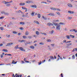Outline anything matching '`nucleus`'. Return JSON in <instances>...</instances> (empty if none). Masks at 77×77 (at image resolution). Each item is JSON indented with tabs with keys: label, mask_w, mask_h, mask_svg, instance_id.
<instances>
[{
	"label": "nucleus",
	"mask_w": 77,
	"mask_h": 77,
	"mask_svg": "<svg viewBox=\"0 0 77 77\" xmlns=\"http://www.w3.org/2000/svg\"><path fill=\"white\" fill-rule=\"evenodd\" d=\"M6 2V4H8V3H9L10 2Z\"/></svg>",
	"instance_id": "55"
},
{
	"label": "nucleus",
	"mask_w": 77,
	"mask_h": 77,
	"mask_svg": "<svg viewBox=\"0 0 77 77\" xmlns=\"http://www.w3.org/2000/svg\"><path fill=\"white\" fill-rule=\"evenodd\" d=\"M50 15L51 16H54V14L53 13H50Z\"/></svg>",
	"instance_id": "15"
},
{
	"label": "nucleus",
	"mask_w": 77,
	"mask_h": 77,
	"mask_svg": "<svg viewBox=\"0 0 77 77\" xmlns=\"http://www.w3.org/2000/svg\"><path fill=\"white\" fill-rule=\"evenodd\" d=\"M57 10V11H60V9L59 8H56V10Z\"/></svg>",
	"instance_id": "37"
},
{
	"label": "nucleus",
	"mask_w": 77,
	"mask_h": 77,
	"mask_svg": "<svg viewBox=\"0 0 77 77\" xmlns=\"http://www.w3.org/2000/svg\"><path fill=\"white\" fill-rule=\"evenodd\" d=\"M26 3H28V4L33 3V2L32 1H28L26 2Z\"/></svg>",
	"instance_id": "5"
},
{
	"label": "nucleus",
	"mask_w": 77,
	"mask_h": 77,
	"mask_svg": "<svg viewBox=\"0 0 77 77\" xmlns=\"http://www.w3.org/2000/svg\"><path fill=\"white\" fill-rule=\"evenodd\" d=\"M14 63H15V61H14V60H13L12 61V64H14Z\"/></svg>",
	"instance_id": "43"
},
{
	"label": "nucleus",
	"mask_w": 77,
	"mask_h": 77,
	"mask_svg": "<svg viewBox=\"0 0 77 77\" xmlns=\"http://www.w3.org/2000/svg\"><path fill=\"white\" fill-rule=\"evenodd\" d=\"M28 38H29V39H31L32 38V36H29L28 37Z\"/></svg>",
	"instance_id": "47"
},
{
	"label": "nucleus",
	"mask_w": 77,
	"mask_h": 77,
	"mask_svg": "<svg viewBox=\"0 0 77 77\" xmlns=\"http://www.w3.org/2000/svg\"><path fill=\"white\" fill-rule=\"evenodd\" d=\"M38 64L39 65H41V61H40V62H39L38 63Z\"/></svg>",
	"instance_id": "48"
},
{
	"label": "nucleus",
	"mask_w": 77,
	"mask_h": 77,
	"mask_svg": "<svg viewBox=\"0 0 77 77\" xmlns=\"http://www.w3.org/2000/svg\"><path fill=\"white\" fill-rule=\"evenodd\" d=\"M56 13L58 15H60V13H59V12H56Z\"/></svg>",
	"instance_id": "35"
},
{
	"label": "nucleus",
	"mask_w": 77,
	"mask_h": 77,
	"mask_svg": "<svg viewBox=\"0 0 77 77\" xmlns=\"http://www.w3.org/2000/svg\"><path fill=\"white\" fill-rule=\"evenodd\" d=\"M59 21V20H54V21H55V22H58V21Z\"/></svg>",
	"instance_id": "52"
},
{
	"label": "nucleus",
	"mask_w": 77,
	"mask_h": 77,
	"mask_svg": "<svg viewBox=\"0 0 77 77\" xmlns=\"http://www.w3.org/2000/svg\"><path fill=\"white\" fill-rule=\"evenodd\" d=\"M70 36L71 37V38H74V35H70Z\"/></svg>",
	"instance_id": "30"
},
{
	"label": "nucleus",
	"mask_w": 77,
	"mask_h": 77,
	"mask_svg": "<svg viewBox=\"0 0 77 77\" xmlns=\"http://www.w3.org/2000/svg\"><path fill=\"white\" fill-rule=\"evenodd\" d=\"M59 24H61V25H65V23L62 22H60L59 23Z\"/></svg>",
	"instance_id": "13"
},
{
	"label": "nucleus",
	"mask_w": 77,
	"mask_h": 77,
	"mask_svg": "<svg viewBox=\"0 0 77 77\" xmlns=\"http://www.w3.org/2000/svg\"><path fill=\"white\" fill-rule=\"evenodd\" d=\"M30 48H32V50H33V49H34L35 48V47L33 46H30Z\"/></svg>",
	"instance_id": "22"
},
{
	"label": "nucleus",
	"mask_w": 77,
	"mask_h": 77,
	"mask_svg": "<svg viewBox=\"0 0 77 77\" xmlns=\"http://www.w3.org/2000/svg\"><path fill=\"white\" fill-rule=\"evenodd\" d=\"M53 24L55 26H56V29L57 30H60V24H58L57 23H53Z\"/></svg>",
	"instance_id": "1"
},
{
	"label": "nucleus",
	"mask_w": 77,
	"mask_h": 77,
	"mask_svg": "<svg viewBox=\"0 0 77 77\" xmlns=\"http://www.w3.org/2000/svg\"><path fill=\"white\" fill-rule=\"evenodd\" d=\"M36 34L37 35H39V32L38 31H36Z\"/></svg>",
	"instance_id": "27"
},
{
	"label": "nucleus",
	"mask_w": 77,
	"mask_h": 77,
	"mask_svg": "<svg viewBox=\"0 0 77 77\" xmlns=\"http://www.w3.org/2000/svg\"><path fill=\"white\" fill-rule=\"evenodd\" d=\"M31 43L30 42H27V43H26V44H30Z\"/></svg>",
	"instance_id": "59"
},
{
	"label": "nucleus",
	"mask_w": 77,
	"mask_h": 77,
	"mask_svg": "<svg viewBox=\"0 0 77 77\" xmlns=\"http://www.w3.org/2000/svg\"><path fill=\"white\" fill-rule=\"evenodd\" d=\"M67 5L69 7H72V5L71 4H68Z\"/></svg>",
	"instance_id": "10"
},
{
	"label": "nucleus",
	"mask_w": 77,
	"mask_h": 77,
	"mask_svg": "<svg viewBox=\"0 0 77 77\" xmlns=\"http://www.w3.org/2000/svg\"><path fill=\"white\" fill-rule=\"evenodd\" d=\"M38 18H40L41 17V15L39 14H38Z\"/></svg>",
	"instance_id": "28"
},
{
	"label": "nucleus",
	"mask_w": 77,
	"mask_h": 77,
	"mask_svg": "<svg viewBox=\"0 0 77 77\" xmlns=\"http://www.w3.org/2000/svg\"><path fill=\"white\" fill-rule=\"evenodd\" d=\"M72 59H75V55H73L72 56Z\"/></svg>",
	"instance_id": "33"
},
{
	"label": "nucleus",
	"mask_w": 77,
	"mask_h": 77,
	"mask_svg": "<svg viewBox=\"0 0 77 77\" xmlns=\"http://www.w3.org/2000/svg\"><path fill=\"white\" fill-rule=\"evenodd\" d=\"M34 22L35 23H36V24H39V22L36 20L34 21Z\"/></svg>",
	"instance_id": "11"
},
{
	"label": "nucleus",
	"mask_w": 77,
	"mask_h": 77,
	"mask_svg": "<svg viewBox=\"0 0 77 77\" xmlns=\"http://www.w3.org/2000/svg\"><path fill=\"white\" fill-rule=\"evenodd\" d=\"M19 42H24L25 44L26 45H26V43H27V42L24 40H19L18 41Z\"/></svg>",
	"instance_id": "2"
},
{
	"label": "nucleus",
	"mask_w": 77,
	"mask_h": 77,
	"mask_svg": "<svg viewBox=\"0 0 77 77\" xmlns=\"http://www.w3.org/2000/svg\"><path fill=\"white\" fill-rule=\"evenodd\" d=\"M42 18L44 19V20H47V18L44 17L43 16H42Z\"/></svg>",
	"instance_id": "23"
},
{
	"label": "nucleus",
	"mask_w": 77,
	"mask_h": 77,
	"mask_svg": "<svg viewBox=\"0 0 77 77\" xmlns=\"http://www.w3.org/2000/svg\"><path fill=\"white\" fill-rule=\"evenodd\" d=\"M72 45V43H68V44H67V45L68 46H69V45Z\"/></svg>",
	"instance_id": "32"
},
{
	"label": "nucleus",
	"mask_w": 77,
	"mask_h": 77,
	"mask_svg": "<svg viewBox=\"0 0 77 77\" xmlns=\"http://www.w3.org/2000/svg\"><path fill=\"white\" fill-rule=\"evenodd\" d=\"M68 18L69 19V20H71V18H72V17H68Z\"/></svg>",
	"instance_id": "46"
},
{
	"label": "nucleus",
	"mask_w": 77,
	"mask_h": 77,
	"mask_svg": "<svg viewBox=\"0 0 77 77\" xmlns=\"http://www.w3.org/2000/svg\"><path fill=\"white\" fill-rule=\"evenodd\" d=\"M51 24H52V23H49L47 24V25L48 26H50Z\"/></svg>",
	"instance_id": "19"
},
{
	"label": "nucleus",
	"mask_w": 77,
	"mask_h": 77,
	"mask_svg": "<svg viewBox=\"0 0 77 77\" xmlns=\"http://www.w3.org/2000/svg\"><path fill=\"white\" fill-rule=\"evenodd\" d=\"M6 6H7V7H9V6H11V4H7L6 5Z\"/></svg>",
	"instance_id": "36"
},
{
	"label": "nucleus",
	"mask_w": 77,
	"mask_h": 77,
	"mask_svg": "<svg viewBox=\"0 0 77 77\" xmlns=\"http://www.w3.org/2000/svg\"><path fill=\"white\" fill-rule=\"evenodd\" d=\"M16 77H20V75H17Z\"/></svg>",
	"instance_id": "64"
},
{
	"label": "nucleus",
	"mask_w": 77,
	"mask_h": 77,
	"mask_svg": "<svg viewBox=\"0 0 77 77\" xmlns=\"http://www.w3.org/2000/svg\"><path fill=\"white\" fill-rule=\"evenodd\" d=\"M31 8H36V5H31Z\"/></svg>",
	"instance_id": "7"
},
{
	"label": "nucleus",
	"mask_w": 77,
	"mask_h": 77,
	"mask_svg": "<svg viewBox=\"0 0 77 77\" xmlns=\"http://www.w3.org/2000/svg\"><path fill=\"white\" fill-rule=\"evenodd\" d=\"M13 33H14V34H17L18 33V32L15 31H14L13 32Z\"/></svg>",
	"instance_id": "17"
},
{
	"label": "nucleus",
	"mask_w": 77,
	"mask_h": 77,
	"mask_svg": "<svg viewBox=\"0 0 77 77\" xmlns=\"http://www.w3.org/2000/svg\"><path fill=\"white\" fill-rule=\"evenodd\" d=\"M45 62V60H43L42 61V63H44V62Z\"/></svg>",
	"instance_id": "51"
},
{
	"label": "nucleus",
	"mask_w": 77,
	"mask_h": 77,
	"mask_svg": "<svg viewBox=\"0 0 77 77\" xmlns=\"http://www.w3.org/2000/svg\"><path fill=\"white\" fill-rule=\"evenodd\" d=\"M34 14H35L34 12H32L31 13V16H32V17H33V16H34Z\"/></svg>",
	"instance_id": "25"
},
{
	"label": "nucleus",
	"mask_w": 77,
	"mask_h": 77,
	"mask_svg": "<svg viewBox=\"0 0 77 77\" xmlns=\"http://www.w3.org/2000/svg\"><path fill=\"white\" fill-rule=\"evenodd\" d=\"M42 34H43V35H45V36L46 35H47V33H42Z\"/></svg>",
	"instance_id": "38"
},
{
	"label": "nucleus",
	"mask_w": 77,
	"mask_h": 77,
	"mask_svg": "<svg viewBox=\"0 0 77 77\" xmlns=\"http://www.w3.org/2000/svg\"><path fill=\"white\" fill-rule=\"evenodd\" d=\"M74 29H71V30H69V31L70 32H74Z\"/></svg>",
	"instance_id": "49"
},
{
	"label": "nucleus",
	"mask_w": 77,
	"mask_h": 77,
	"mask_svg": "<svg viewBox=\"0 0 77 77\" xmlns=\"http://www.w3.org/2000/svg\"><path fill=\"white\" fill-rule=\"evenodd\" d=\"M50 9L51 10H53V11H56V8H54L53 7H52L50 8Z\"/></svg>",
	"instance_id": "8"
},
{
	"label": "nucleus",
	"mask_w": 77,
	"mask_h": 77,
	"mask_svg": "<svg viewBox=\"0 0 77 77\" xmlns=\"http://www.w3.org/2000/svg\"><path fill=\"white\" fill-rule=\"evenodd\" d=\"M5 18L4 17H0V19H3V18Z\"/></svg>",
	"instance_id": "44"
},
{
	"label": "nucleus",
	"mask_w": 77,
	"mask_h": 77,
	"mask_svg": "<svg viewBox=\"0 0 77 77\" xmlns=\"http://www.w3.org/2000/svg\"><path fill=\"white\" fill-rule=\"evenodd\" d=\"M6 65H11V64L10 63L6 64Z\"/></svg>",
	"instance_id": "56"
},
{
	"label": "nucleus",
	"mask_w": 77,
	"mask_h": 77,
	"mask_svg": "<svg viewBox=\"0 0 77 77\" xmlns=\"http://www.w3.org/2000/svg\"><path fill=\"white\" fill-rule=\"evenodd\" d=\"M19 29H20V30H23V29H24V28H23V27H20L19 28Z\"/></svg>",
	"instance_id": "41"
},
{
	"label": "nucleus",
	"mask_w": 77,
	"mask_h": 77,
	"mask_svg": "<svg viewBox=\"0 0 77 77\" xmlns=\"http://www.w3.org/2000/svg\"><path fill=\"white\" fill-rule=\"evenodd\" d=\"M47 42H51V40L50 39H48L46 40Z\"/></svg>",
	"instance_id": "24"
},
{
	"label": "nucleus",
	"mask_w": 77,
	"mask_h": 77,
	"mask_svg": "<svg viewBox=\"0 0 77 77\" xmlns=\"http://www.w3.org/2000/svg\"><path fill=\"white\" fill-rule=\"evenodd\" d=\"M14 77H15L17 76L16 75H14V74H13L12 77H14Z\"/></svg>",
	"instance_id": "58"
},
{
	"label": "nucleus",
	"mask_w": 77,
	"mask_h": 77,
	"mask_svg": "<svg viewBox=\"0 0 77 77\" xmlns=\"http://www.w3.org/2000/svg\"><path fill=\"white\" fill-rule=\"evenodd\" d=\"M68 13L69 14H74V11H68Z\"/></svg>",
	"instance_id": "9"
},
{
	"label": "nucleus",
	"mask_w": 77,
	"mask_h": 77,
	"mask_svg": "<svg viewBox=\"0 0 77 77\" xmlns=\"http://www.w3.org/2000/svg\"><path fill=\"white\" fill-rule=\"evenodd\" d=\"M63 43H64V42H66V40H63Z\"/></svg>",
	"instance_id": "62"
},
{
	"label": "nucleus",
	"mask_w": 77,
	"mask_h": 77,
	"mask_svg": "<svg viewBox=\"0 0 77 77\" xmlns=\"http://www.w3.org/2000/svg\"><path fill=\"white\" fill-rule=\"evenodd\" d=\"M22 37H23V38H24V39L27 38V37H26V36H23Z\"/></svg>",
	"instance_id": "31"
},
{
	"label": "nucleus",
	"mask_w": 77,
	"mask_h": 77,
	"mask_svg": "<svg viewBox=\"0 0 77 77\" xmlns=\"http://www.w3.org/2000/svg\"><path fill=\"white\" fill-rule=\"evenodd\" d=\"M14 44L13 42H10V43H8L7 44V45H6V46L7 47V46H9L10 45H12Z\"/></svg>",
	"instance_id": "4"
},
{
	"label": "nucleus",
	"mask_w": 77,
	"mask_h": 77,
	"mask_svg": "<svg viewBox=\"0 0 77 77\" xmlns=\"http://www.w3.org/2000/svg\"><path fill=\"white\" fill-rule=\"evenodd\" d=\"M18 49L19 50H21V51H25V50H24V49L22 47H19Z\"/></svg>",
	"instance_id": "6"
},
{
	"label": "nucleus",
	"mask_w": 77,
	"mask_h": 77,
	"mask_svg": "<svg viewBox=\"0 0 77 77\" xmlns=\"http://www.w3.org/2000/svg\"><path fill=\"white\" fill-rule=\"evenodd\" d=\"M74 30H73V32H75V33H77V30H75L74 29Z\"/></svg>",
	"instance_id": "50"
},
{
	"label": "nucleus",
	"mask_w": 77,
	"mask_h": 77,
	"mask_svg": "<svg viewBox=\"0 0 77 77\" xmlns=\"http://www.w3.org/2000/svg\"><path fill=\"white\" fill-rule=\"evenodd\" d=\"M39 44H40V45H44V42H40L39 43Z\"/></svg>",
	"instance_id": "26"
},
{
	"label": "nucleus",
	"mask_w": 77,
	"mask_h": 77,
	"mask_svg": "<svg viewBox=\"0 0 77 77\" xmlns=\"http://www.w3.org/2000/svg\"><path fill=\"white\" fill-rule=\"evenodd\" d=\"M3 51H5V52H8V50L6 49H4L2 50Z\"/></svg>",
	"instance_id": "18"
},
{
	"label": "nucleus",
	"mask_w": 77,
	"mask_h": 77,
	"mask_svg": "<svg viewBox=\"0 0 77 77\" xmlns=\"http://www.w3.org/2000/svg\"><path fill=\"white\" fill-rule=\"evenodd\" d=\"M54 32V31L53 30L51 31V32H50V33H51V34H53Z\"/></svg>",
	"instance_id": "34"
},
{
	"label": "nucleus",
	"mask_w": 77,
	"mask_h": 77,
	"mask_svg": "<svg viewBox=\"0 0 77 77\" xmlns=\"http://www.w3.org/2000/svg\"><path fill=\"white\" fill-rule=\"evenodd\" d=\"M0 29H1V30H3V27H0Z\"/></svg>",
	"instance_id": "45"
},
{
	"label": "nucleus",
	"mask_w": 77,
	"mask_h": 77,
	"mask_svg": "<svg viewBox=\"0 0 77 77\" xmlns=\"http://www.w3.org/2000/svg\"><path fill=\"white\" fill-rule=\"evenodd\" d=\"M25 35H29V32H28V31H27L26 32Z\"/></svg>",
	"instance_id": "21"
},
{
	"label": "nucleus",
	"mask_w": 77,
	"mask_h": 77,
	"mask_svg": "<svg viewBox=\"0 0 77 77\" xmlns=\"http://www.w3.org/2000/svg\"><path fill=\"white\" fill-rule=\"evenodd\" d=\"M50 58L51 59H54V57L52 56H51L50 57Z\"/></svg>",
	"instance_id": "29"
},
{
	"label": "nucleus",
	"mask_w": 77,
	"mask_h": 77,
	"mask_svg": "<svg viewBox=\"0 0 77 77\" xmlns=\"http://www.w3.org/2000/svg\"><path fill=\"white\" fill-rule=\"evenodd\" d=\"M71 42V41H67V42L66 43H69Z\"/></svg>",
	"instance_id": "54"
},
{
	"label": "nucleus",
	"mask_w": 77,
	"mask_h": 77,
	"mask_svg": "<svg viewBox=\"0 0 77 77\" xmlns=\"http://www.w3.org/2000/svg\"><path fill=\"white\" fill-rule=\"evenodd\" d=\"M18 13H20V12H21V13L22 14L23 13L22 12V11H21V10H19L18 11Z\"/></svg>",
	"instance_id": "40"
},
{
	"label": "nucleus",
	"mask_w": 77,
	"mask_h": 77,
	"mask_svg": "<svg viewBox=\"0 0 77 77\" xmlns=\"http://www.w3.org/2000/svg\"><path fill=\"white\" fill-rule=\"evenodd\" d=\"M7 56H12V55L10 54H7Z\"/></svg>",
	"instance_id": "57"
},
{
	"label": "nucleus",
	"mask_w": 77,
	"mask_h": 77,
	"mask_svg": "<svg viewBox=\"0 0 77 77\" xmlns=\"http://www.w3.org/2000/svg\"><path fill=\"white\" fill-rule=\"evenodd\" d=\"M3 57V55H1V57L2 58Z\"/></svg>",
	"instance_id": "61"
},
{
	"label": "nucleus",
	"mask_w": 77,
	"mask_h": 77,
	"mask_svg": "<svg viewBox=\"0 0 77 77\" xmlns=\"http://www.w3.org/2000/svg\"><path fill=\"white\" fill-rule=\"evenodd\" d=\"M3 44L2 43L1 44H0V47H2V46H3Z\"/></svg>",
	"instance_id": "53"
},
{
	"label": "nucleus",
	"mask_w": 77,
	"mask_h": 77,
	"mask_svg": "<svg viewBox=\"0 0 77 77\" xmlns=\"http://www.w3.org/2000/svg\"><path fill=\"white\" fill-rule=\"evenodd\" d=\"M18 45H17L15 47L14 49H18Z\"/></svg>",
	"instance_id": "16"
},
{
	"label": "nucleus",
	"mask_w": 77,
	"mask_h": 77,
	"mask_svg": "<svg viewBox=\"0 0 77 77\" xmlns=\"http://www.w3.org/2000/svg\"><path fill=\"white\" fill-rule=\"evenodd\" d=\"M66 37L68 39H70V38L69 37V35H66Z\"/></svg>",
	"instance_id": "20"
},
{
	"label": "nucleus",
	"mask_w": 77,
	"mask_h": 77,
	"mask_svg": "<svg viewBox=\"0 0 77 77\" xmlns=\"http://www.w3.org/2000/svg\"><path fill=\"white\" fill-rule=\"evenodd\" d=\"M6 1H3L2 3H4V4H6Z\"/></svg>",
	"instance_id": "42"
},
{
	"label": "nucleus",
	"mask_w": 77,
	"mask_h": 77,
	"mask_svg": "<svg viewBox=\"0 0 77 77\" xmlns=\"http://www.w3.org/2000/svg\"><path fill=\"white\" fill-rule=\"evenodd\" d=\"M2 14H4L5 15H9V14L8 13H5L4 12H2Z\"/></svg>",
	"instance_id": "3"
},
{
	"label": "nucleus",
	"mask_w": 77,
	"mask_h": 77,
	"mask_svg": "<svg viewBox=\"0 0 77 77\" xmlns=\"http://www.w3.org/2000/svg\"><path fill=\"white\" fill-rule=\"evenodd\" d=\"M6 36L7 37V38H9V37H10V35H6Z\"/></svg>",
	"instance_id": "39"
},
{
	"label": "nucleus",
	"mask_w": 77,
	"mask_h": 77,
	"mask_svg": "<svg viewBox=\"0 0 77 77\" xmlns=\"http://www.w3.org/2000/svg\"><path fill=\"white\" fill-rule=\"evenodd\" d=\"M20 24L22 25H24L25 24V22H20Z\"/></svg>",
	"instance_id": "12"
},
{
	"label": "nucleus",
	"mask_w": 77,
	"mask_h": 77,
	"mask_svg": "<svg viewBox=\"0 0 77 77\" xmlns=\"http://www.w3.org/2000/svg\"><path fill=\"white\" fill-rule=\"evenodd\" d=\"M75 50L76 51H77V48H75Z\"/></svg>",
	"instance_id": "63"
},
{
	"label": "nucleus",
	"mask_w": 77,
	"mask_h": 77,
	"mask_svg": "<svg viewBox=\"0 0 77 77\" xmlns=\"http://www.w3.org/2000/svg\"><path fill=\"white\" fill-rule=\"evenodd\" d=\"M20 6H24V5H25V3H21L20 4Z\"/></svg>",
	"instance_id": "14"
},
{
	"label": "nucleus",
	"mask_w": 77,
	"mask_h": 77,
	"mask_svg": "<svg viewBox=\"0 0 77 77\" xmlns=\"http://www.w3.org/2000/svg\"><path fill=\"white\" fill-rule=\"evenodd\" d=\"M60 75L61 76V77H63V74H62V73H61V74Z\"/></svg>",
	"instance_id": "60"
}]
</instances>
